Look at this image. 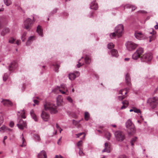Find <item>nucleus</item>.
Segmentation results:
<instances>
[{"label":"nucleus","mask_w":158,"mask_h":158,"mask_svg":"<svg viewBox=\"0 0 158 158\" xmlns=\"http://www.w3.org/2000/svg\"><path fill=\"white\" fill-rule=\"evenodd\" d=\"M123 26L122 24H120L118 25L115 28L114 32L110 34V38H114L116 35L118 37H121L123 33Z\"/></svg>","instance_id":"1"},{"label":"nucleus","mask_w":158,"mask_h":158,"mask_svg":"<svg viewBox=\"0 0 158 158\" xmlns=\"http://www.w3.org/2000/svg\"><path fill=\"white\" fill-rule=\"evenodd\" d=\"M46 111H49L51 114H56L57 112V107L52 103L47 102L44 105Z\"/></svg>","instance_id":"2"},{"label":"nucleus","mask_w":158,"mask_h":158,"mask_svg":"<svg viewBox=\"0 0 158 158\" xmlns=\"http://www.w3.org/2000/svg\"><path fill=\"white\" fill-rule=\"evenodd\" d=\"M58 91L60 92L62 94L68 95V91L65 85L62 84L60 87H58L52 90V92L55 93H58Z\"/></svg>","instance_id":"3"},{"label":"nucleus","mask_w":158,"mask_h":158,"mask_svg":"<svg viewBox=\"0 0 158 158\" xmlns=\"http://www.w3.org/2000/svg\"><path fill=\"white\" fill-rule=\"evenodd\" d=\"M150 107L152 109H154L156 107L158 104V98L153 97L149 98L147 101Z\"/></svg>","instance_id":"4"},{"label":"nucleus","mask_w":158,"mask_h":158,"mask_svg":"<svg viewBox=\"0 0 158 158\" xmlns=\"http://www.w3.org/2000/svg\"><path fill=\"white\" fill-rule=\"evenodd\" d=\"M35 19L34 16L33 17V21L29 18L27 19L24 22V28L29 30L31 28V25L33 24V22H35Z\"/></svg>","instance_id":"5"},{"label":"nucleus","mask_w":158,"mask_h":158,"mask_svg":"<svg viewBox=\"0 0 158 158\" xmlns=\"http://www.w3.org/2000/svg\"><path fill=\"white\" fill-rule=\"evenodd\" d=\"M114 135L116 140L118 141H122L125 138L124 133L120 131H116Z\"/></svg>","instance_id":"6"},{"label":"nucleus","mask_w":158,"mask_h":158,"mask_svg":"<svg viewBox=\"0 0 158 158\" xmlns=\"http://www.w3.org/2000/svg\"><path fill=\"white\" fill-rule=\"evenodd\" d=\"M141 58L142 61L148 62L152 59V54L151 53H146L143 55Z\"/></svg>","instance_id":"7"},{"label":"nucleus","mask_w":158,"mask_h":158,"mask_svg":"<svg viewBox=\"0 0 158 158\" xmlns=\"http://www.w3.org/2000/svg\"><path fill=\"white\" fill-rule=\"evenodd\" d=\"M18 127L20 130H23L24 128H27V124L26 122L22 119H20L17 125Z\"/></svg>","instance_id":"8"},{"label":"nucleus","mask_w":158,"mask_h":158,"mask_svg":"<svg viewBox=\"0 0 158 158\" xmlns=\"http://www.w3.org/2000/svg\"><path fill=\"white\" fill-rule=\"evenodd\" d=\"M137 44L131 41L128 42L126 44L127 48L129 51L135 49L137 46Z\"/></svg>","instance_id":"9"},{"label":"nucleus","mask_w":158,"mask_h":158,"mask_svg":"<svg viewBox=\"0 0 158 158\" xmlns=\"http://www.w3.org/2000/svg\"><path fill=\"white\" fill-rule=\"evenodd\" d=\"M126 125L127 128L130 130L131 132H134L135 130L134 126L130 119H129L127 121Z\"/></svg>","instance_id":"10"},{"label":"nucleus","mask_w":158,"mask_h":158,"mask_svg":"<svg viewBox=\"0 0 158 158\" xmlns=\"http://www.w3.org/2000/svg\"><path fill=\"white\" fill-rule=\"evenodd\" d=\"M135 35L136 38L140 40L144 39L146 37L144 35L142 34L141 32L139 31H135Z\"/></svg>","instance_id":"11"},{"label":"nucleus","mask_w":158,"mask_h":158,"mask_svg":"<svg viewBox=\"0 0 158 158\" xmlns=\"http://www.w3.org/2000/svg\"><path fill=\"white\" fill-rule=\"evenodd\" d=\"M41 116L43 120L45 121H48L50 118L49 114L44 111H42Z\"/></svg>","instance_id":"12"},{"label":"nucleus","mask_w":158,"mask_h":158,"mask_svg":"<svg viewBox=\"0 0 158 158\" xmlns=\"http://www.w3.org/2000/svg\"><path fill=\"white\" fill-rule=\"evenodd\" d=\"M80 75V73L78 71H76L74 73H70L69 75V79L71 80H73L75 79L77 77H78Z\"/></svg>","instance_id":"13"},{"label":"nucleus","mask_w":158,"mask_h":158,"mask_svg":"<svg viewBox=\"0 0 158 158\" xmlns=\"http://www.w3.org/2000/svg\"><path fill=\"white\" fill-rule=\"evenodd\" d=\"M110 143H105V148L102 151V152H106L109 153L110 152Z\"/></svg>","instance_id":"14"},{"label":"nucleus","mask_w":158,"mask_h":158,"mask_svg":"<svg viewBox=\"0 0 158 158\" xmlns=\"http://www.w3.org/2000/svg\"><path fill=\"white\" fill-rule=\"evenodd\" d=\"M2 102L5 106H12V102L9 100L3 99Z\"/></svg>","instance_id":"15"},{"label":"nucleus","mask_w":158,"mask_h":158,"mask_svg":"<svg viewBox=\"0 0 158 158\" xmlns=\"http://www.w3.org/2000/svg\"><path fill=\"white\" fill-rule=\"evenodd\" d=\"M17 64L15 61H12L9 66V70L10 71H12L16 67Z\"/></svg>","instance_id":"16"},{"label":"nucleus","mask_w":158,"mask_h":158,"mask_svg":"<svg viewBox=\"0 0 158 158\" xmlns=\"http://www.w3.org/2000/svg\"><path fill=\"white\" fill-rule=\"evenodd\" d=\"M124 9H131V11H133L135 10L136 9L137 7L134 5L128 4L124 5Z\"/></svg>","instance_id":"17"},{"label":"nucleus","mask_w":158,"mask_h":158,"mask_svg":"<svg viewBox=\"0 0 158 158\" xmlns=\"http://www.w3.org/2000/svg\"><path fill=\"white\" fill-rule=\"evenodd\" d=\"M38 158H47V155L45 151H42L40 153L38 154Z\"/></svg>","instance_id":"18"},{"label":"nucleus","mask_w":158,"mask_h":158,"mask_svg":"<svg viewBox=\"0 0 158 158\" xmlns=\"http://www.w3.org/2000/svg\"><path fill=\"white\" fill-rule=\"evenodd\" d=\"M97 4L96 3L95 1L92 2L90 5V8L91 9L97 10L98 8Z\"/></svg>","instance_id":"19"},{"label":"nucleus","mask_w":158,"mask_h":158,"mask_svg":"<svg viewBox=\"0 0 158 158\" xmlns=\"http://www.w3.org/2000/svg\"><path fill=\"white\" fill-rule=\"evenodd\" d=\"M57 106H60L61 105V103L63 102V98L60 95L58 96L57 98Z\"/></svg>","instance_id":"20"},{"label":"nucleus","mask_w":158,"mask_h":158,"mask_svg":"<svg viewBox=\"0 0 158 158\" xmlns=\"http://www.w3.org/2000/svg\"><path fill=\"white\" fill-rule=\"evenodd\" d=\"M36 31L39 35L41 36H43V30L41 26L40 25L38 26Z\"/></svg>","instance_id":"21"},{"label":"nucleus","mask_w":158,"mask_h":158,"mask_svg":"<svg viewBox=\"0 0 158 158\" xmlns=\"http://www.w3.org/2000/svg\"><path fill=\"white\" fill-rule=\"evenodd\" d=\"M35 40V37L32 36L29 37L27 42L26 43V45L27 46L29 45L32 42Z\"/></svg>","instance_id":"22"},{"label":"nucleus","mask_w":158,"mask_h":158,"mask_svg":"<svg viewBox=\"0 0 158 158\" xmlns=\"http://www.w3.org/2000/svg\"><path fill=\"white\" fill-rule=\"evenodd\" d=\"M125 79L127 84L128 85H131V79L130 77V75L129 74L127 73L126 74L125 77Z\"/></svg>","instance_id":"23"},{"label":"nucleus","mask_w":158,"mask_h":158,"mask_svg":"<svg viewBox=\"0 0 158 158\" xmlns=\"http://www.w3.org/2000/svg\"><path fill=\"white\" fill-rule=\"evenodd\" d=\"M32 118L34 119L35 121H37L38 118L37 116L35 114L34 111L33 110H31L30 112Z\"/></svg>","instance_id":"24"},{"label":"nucleus","mask_w":158,"mask_h":158,"mask_svg":"<svg viewBox=\"0 0 158 158\" xmlns=\"http://www.w3.org/2000/svg\"><path fill=\"white\" fill-rule=\"evenodd\" d=\"M10 30L8 28H5L3 29V30L2 31L1 33V35L3 36H4L6 34L8 33L9 32Z\"/></svg>","instance_id":"25"},{"label":"nucleus","mask_w":158,"mask_h":158,"mask_svg":"<svg viewBox=\"0 0 158 158\" xmlns=\"http://www.w3.org/2000/svg\"><path fill=\"white\" fill-rule=\"evenodd\" d=\"M111 53L112 56L117 57L118 56L117 51L115 49H113L111 51Z\"/></svg>","instance_id":"26"},{"label":"nucleus","mask_w":158,"mask_h":158,"mask_svg":"<svg viewBox=\"0 0 158 158\" xmlns=\"http://www.w3.org/2000/svg\"><path fill=\"white\" fill-rule=\"evenodd\" d=\"M140 56L136 52L133 55L132 58L134 60H137L139 57Z\"/></svg>","instance_id":"27"},{"label":"nucleus","mask_w":158,"mask_h":158,"mask_svg":"<svg viewBox=\"0 0 158 158\" xmlns=\"http://www.w3.org/2000/svg\"><path fill=\"white\" fill-rule=\"evenodd\" d=\"M136 52L140 56L143 52V49L142 48H139L137 49Z\"/></svg>","instance_id":"28"},{"label":"nucleus","mask_w":158,"mask_h":158,"mask_svg":"<svg viewBox=\"0 0 158 158\" xmlns=\"http://www.w3.org/2000/svg\"><path fill=\"white\" fill-rule=\"evenodd\" d=\"M22 144L21 145V146L22 147H24L26 145V143L25 139L24 138L23 135H22Z\"/></svg>","instance_id":"29"},{"label":"nucleus","mask_w":158,"mask_h":158,"mask_svg":"<svg viewBox=\"0 0 158 158\" xmlns=\"http://www.w3.org/2000/svg\"><path fill=\"white\" fill-rule=\"evenodd\" d=\"M111 136V135L110 132H107L105 133V137L108 140H110Z\"/></svg>","instance_id":"30"},{"label":"nucleus","mask_w":158,"mask_h":158,"mask_svg":"<svg viewBox=\"0 0 158 158\" xmlns=\"http://www.w3.org/2000/svg\"><path fill=\"white\" fill-rule=\"evenodd\" d=\"M85 62L86 64H89L90 62V59L89 57L88 56H86L85 59Z\"/></svg>","instance_id":"31"},{"label":"nucleus","mask_w":158,"mask_h":158,"mask_svg":"<svg viewBox=\"0 0 158 158\" xmlns=\"http://www.w3.org/2000/svg\"><path fill=\"white\" fill-rule=\"evenodd\" d=\"M89 114L88 112H85V119L87 121L89 120Z\"/></svg>","instance_id":"32"},{"label":"nucleus","mask_w":158,"mask_h":158,"mask_svg":"<svg viewBox=\"0 0 158 158\" xmlns=\"http://www.w3.org/2000/svg\"><path fill=\"white\" fill-rule=\"evenodd\" d=\"M4 3L7 6H9L11 4V2L10 0H3Z\"/></svg>","instance_id":"33"},{"label":"nucleus","mask_w":158,"mask_h":158,"mask_svg":"<svg viewBox=\"0 0 158 158\" xmlns=\"http://www.w3.org/2000/svg\"><path fill=\"white\" fill-rule=\"evenodd\" d=\"M27 33L26 32H24L21 36V39L22 41L23 42L25 41L26 38L25 36L26 35Z\"/></svg>","instance_id":"34"},{"label":"nucleus","mask_w":158,"mask_h":158,"mask_svg":"<svg viewBox=\"0 0 158 158\" xmlns=\"http://www.w3.org/2000/svg\"><path fill=\"white\" fill-rule=\"evenodd\" d=\"M137 139V138L136 137H135L134 138H133L131 141V145L133 146L134 145V143L135 142L136 139Z\"/></svg>","instance_id":"35"},{"label":"nucleus","mask_w":158,"mask_h":158,"mask_svg":"<svg viewBox=\"0 0 158 158\" xmlns=\"http://www.w3.org/2000/svg\"><path fill=\"white\" fill-rule=\"evenodd\" d=\"M6 127L3 126L0 128V131L2 132H4L6 131Z\"/></svg>","instance_id":"36"},{"label":"nucleus","mask_w":158,"mask_h":158,"mask_svg":"<svg viewBox=\"0 0 158 158\" xmlns=\"http://www.w3.org/2000/svg\"><path fill=\"white\" fill-rule=\"evenodd\" d=\"M83 142L82 141L80 140L77 143V146L80 149V148L82 146Z\"/></svg>","instance_id":"37"},{"label":"nucleus","mask_w":158,"mask_h":158,"mask_svg":"<svg viewBox=\"0 0 158 158\" xmlns=\"http://www.w3.org/2000/svg\"><path fill=\"white\" fill-rule=\"evenodd\" d=\"M15 40V39H14L13 38L11 37L10 38L9 40V42L11 44L14 43V42Z\"/></svg>","instance_id":"38"},{"label":"nucleus","mask_w":158,"mask_h":158,"mask_svg":"<svg viewBox=\"0 0 158 158\" xmlns=\"http://www.w3.org/2000/svg\"><path fill=\"white\" fill-rule=\"evenodd\" d=\"M114 45L112 43H110L107 45L108 48L109 49H111L114 47Z\"/></svg>","instance_id":"39"},{"label":"nucleus","mask_w":158,"mask_h":158,"mask_svg":"<svg viewBox=\"0 0 158 158\" xmlns=\"http://www.w3.org/2000/svg\"><path fill=\"white\" fill-rule=\"evenodd\" d=\"M34 138L37 141H40V138L39 135L37 134L34 135Z\"/></svg>","instance_id":"40"},{"label":"nucleus","mask_w":158,"mask_h":158,"mask_svg":"<svg viewBox=\"0 0 158 158\" xmlns=\"http://www.w3.org/2000/svg\"><path fill=\"white\" fill-rule=\"evenodd\" d=\"M53 65L55 67V70L56 71H57L59 67V65L57 64L54 65V64H53Z\"/></svg>","instance_id":"41"},{"label":"nucleus","mask_w":158,"mask_h":158,"mask_svg":"<svg viewBox=\"0 0 158 158\" xmlns=\"http://www.w3.org/2000/svg\"><path fill=\"white\" fill-rule=\"evenodd\" d=\"M122 103L123 105H124L127 106L128 105L129 102L125 100L122 102Z\"/></svg>","instance_id":"42"},{"label":"nucleus","mask_w":158,"mask_h":158,"mask_svg":"<svg viewBox=\"0 0 158 158\" xmlns=\"http://www.w3.org/2000/svg\"><path fill=\"white\" fill-rule=\"evenodd\" d=\"M80 150L79 152V153L80 156H83L84 155V153H83L82 150L81 149H79Z\"/></svg>","instance_id":"43"},{"label":"nucleus","mask_w":158,"mask_h":158,"mask_svg":"<svg viewBox=\"0 0 158 158\" xmlns=\"http://www.w3.org/2000/svg\"><path fill=\"white\" fill-rule=\"evenodd\" d=\"M8 78V76L6 74H5L4 76H3V80L4 81H6L7 79V78Z\"/></svg>","instance_id":"44"},{"label":"nucleus","mask_w":158,"mask_h":158,"mask_svg":"<svg viewBox=\"0 0 158 158\" xmlns=\"http://www.w3.org/2000/svg\"><path fill=\"white\" fill-rule=\"evenodd\" d=\"M4 120L3 117L1 116H0V125L3 123Z\"/></svg>","instance_id":"45"},{"label":"nucleus","mask_w":158,"mask_h":158,"mask_svg":"<svg viewBox=\"0 0 158 158\" xmlns=\"http://www.w3.org/2000/svg\"><path fill=\"white\" fill-rule=\"evenodd\" d=\"M80 60L81 59L79 60L78 62V64L77 65V67L78 68H80L81 66H82L83 65V64H81L79 62Z\"/></svg>","instance_id":"46"},{"label":"nucleus","mask_w":158,"mask_h":158,"mask_svg":"<svg viewBox=\"0 0 158 158\" xmlns=\"http://www.w3.org/2000/svg\"><path fill=\"white\" fill-rule=\"evenodd\" d=\"M118 99L120 100H122L125 97L123 95V96H119L118 97Z\"/></svg>","instance_id":"47"},{"label":"nucleus","mask_w":158,"mask_h":158,"mask_svg":"<svg viewBox=\"0 0 158 158\" xmlns=\"http://www.w3.org/2000/svg\"><path fill=\"white\" fill-rule=\"evenodd\" d=\"M138 12L139 13H141L143 14H146L147 13V12L146 11L143 10H139L138 11Z\"/></svg>","instance_id":"48"},{"label":"nucleus","mask_w":158,"mask_h":158,"mask_svg":"<svg viewBox=\"0 0 158 158\" xmlns=\"http://www.w3.org/2000/svg\"><path fill=\"white\" fill-rule=\"evenodd\" d=\"M67 100L70 102H72L73 101L72 99L70 97H68L67 98Z\"/></svg>","instance_id":"49"},{"label":"nucleus","mask_w":158,"mask_h":158,"mask_svg":"<svg viewBox=\"0 0 158 158\" xmlns=\"http://www.w3.org/2000/svg\"><path fill=\"white\" fill-rule=\"evenodd\" d=\"M14 122H13L12 121H11L10 122V127H13L14 126Z\"/></svg>","instance_id":"50"},{"label":"nucleus","mask_w":158,"mask_h":158,"mask_svg":"<svg viewBox=\"0 0 158 158\" xmlns=\"http://www.w3.org/2000/svg\"><path fill=\"white\" fill-rule=\"evenodd\" d=\"M134 111L136 113H139L140 112V111L139 109H135L134 110Z\"/></svg>","instance_id":"51"},{"label":"nucleus","mask_w":158,"mask_h":158,"mask_svg":"<svg viewBox=\"0 0 158 158\" xmlns=\"http://www.w3.org/2000/svg\"><path fill=\"white\" fill-rule=\"evenodd\" d=\"M118 158H128L126 156L123 155L120 156Z\"/></svg>","instance_id":"52"},{"label":"nucleus","mask_w":158,"mask_h":158,"mask_svg":"<svg viewBox=\"0 0 158 158\" xmlns=\"http://www.w3.org/2000/svg\"><path fill=\"white\" fill-rule=\"evenodd\" d=\"M33 102L35 104L38 105L39 104V102L38 101L36 100H34Z\"/></svg>","instance_id":"53"},{"label":"nucleus","mask_w":158,"mask_h":158,"mask_svg":"<svg viewBox=\"0 0 158 158\" xmlns=\"http://www.w3.org/2000/svg\"><path fill=\"white\" fill-rule=\"evenodd\" d=\"M16 44L18 45H19L21 44L20 41L19 40H17L16 41Z\"/></svg>","instance_id":"54"},{"label":"nucleus","mask_w":158,"mask_h":158,"mask_svg":"<svg viewBox=\"0 0 158 158\" xmlns=\"http://www.w3.org/2000/svg\"><path fill=\"white\" fill-rule=\"evenodd\" d=\"M127 106L124 105H123V106L121 107V109H125Z\"/></svg>","instance_id":"55"},{"label":"nucleus","mask_w":158,"mask_h":158,"mask_svg":"<svg viewBox=\"0 0 158 158\" xmlns=\"http://www.w3.org/2000/svg\"><path fill=\"white\" fill-rule=\"evenodd\" d=\"M7 138V136H5L4 137V139H3V143L4 144H5V140Z\"/></svg>","instance_id":"56"},{"label":"nucleus","mask_w":158,"mask_h":158,"mask_svg":"<svg viewBox=\"0 0 158 158\" xmlns=\"http://www.w3.org/2000/svg\"><path fill=\"white\" fill-rule=\"evenodd\" d=\"M55 158H63L62 156H56Z\"/></svg>","instance_id":"57"},{"label":"nucleus","mask_w":158,"mask_h":158,"mask_svg":"<svg viewBox=\"0 0 158 158\" xmlns=\"http://www.w3.org/2000/svg\"><path fill=\"white\" fill-rule=\"evenodd\" d=\"M12 130L6 127V131H12Z\"/></svg>","instance_id":"58"},{"label":"nucleus","mask_w":158,"mask_h":158,"mask_svg":"<svg viewBox=\"0 0 158 158\" xmlns=\"http://www.w3.org/2000/svg\"><path fill=\"white\" fill-rule=\"evenodd\" d=\"M62 138V137H61L58 140V141L57 142V144H58V145H60V141L61 139Z\"/></svg>","instance_id":"59"},{"label":"nucleus","mask_w":158,"mask_h":158,"mask_svg":"<svg viewBox=\"0 0 158 158\" xmlns=\"http://www.w3.org/2000/svg\"><path fill=\"white\" fill-rule=\"evenodd\" d=\"M124 90L123 89H122V90H120L119 92V94H122V92Z\"/></svg>","instance_id":"60"},{"label":"nucleus","mask_w":158,"mask_h":158,"mask_svg":"<svg viewBox=\"0 0 158 158\" xmlns=\"http://www.w3.org/2000/svg\"><path fill=\"white\" fill-rule=\"evenodd\" d=\"M24 113L22 115L21 117L22 118H26V117L24 115Z\"/></svg>","instance_id":"61"},{"label":"nucleus","mask_w":158,"mask_h":158,"mask_svg":"<svg viewBox=\"0 0 158 158\" xmlns=\"http://www.w3.org/2000/svg\"><path fill=\"white\" fill-rule=\"evenodd\" d=\"M78 134V135H79V136H80L84 134V132H81V133H80L79 134Z\"/></svg>","instance_id":"62"},{"label":"nucleus","mask_w":158,"mask_h":158,"mask_svg":"<svg viewBox=\"0 0 158 158\" xmlns=\"http://www.w3.org/2000/svg\"><path fill=\"white\" fill-rule=\"evenodd\" d=\"M156 29H158V25H156L154 27Z\"/></svg>","instance_id":"63"},{"label":"nucleus","mask_w":158,"mask_h":158,"mask_svg":"<svg viewBox=\"0 0 158 158\" xmlns=\"http://www.w3.org/2000/svg\"><path fill=\"white\" fill-rule=\"evenodd\" d=\"M56 127L57 129H59L60 128V127L58 125V124H56Z\"/></svg>","instance_id":"64"}]
</instances>
